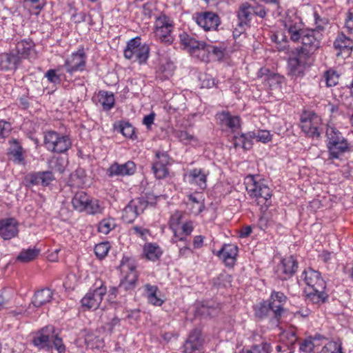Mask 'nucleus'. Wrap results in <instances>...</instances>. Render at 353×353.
I'll return each mask as SVG.
<instances>
[{"instance_id":"nucleus-54","label":"nucleus","mask_w":353,"mask_h":353,"mask_svg":"<svg viewBox=\"0 0 353 353\" xmlns=\"http://www.w3.org/2000/svg\"><path fill=\"white\" fill-rule=\"evenodd\" d=\"M10 131V124L8 122L0 121V141L8 137Z\"/></svg>"},{"instance_id":"nucleus-49","label":"nucleus","mask_w":353,"mask_h":353,"mask_svg":"<svg viewBox=\"0 0 353 353\" xmlns=\"http://www.w3.org/2000/svg\"><path fill=\"white\" fill-rule=\"evenodd\" d=\"M110 248L108 242H103L95 245L94 253L99 259H101L108 254Z\"/></svg>"},{"instance_id":"nucleus-15","label":"nucleus","mask_w":353,"mask_h":353,"mask_svg":"<svg viewBox=\"0 0 353 353\" xmlns=\"http://www.w3.org/2000/svg\"><path fill=\"white\" fill-rule=\"evenodd\" d=\"M85 63L86 55L82 48L72 53L71 57L65 61L64 66L68 73L72 74L77 71L84 70Z\"/></svg>"},{"instance_id":"nucleus-5","label":"nucleus","mask_w":353,"mask_h":353,"mask_svg":"<svg viewBox=\"0 0 353 353\" xmlns=\"http://www.w3.org/2000/svg\"><path fill=\"white\" fill-rule=\"evenodd\" d=\"M121 270L122 272H125L126 274L123 279L121 281L118 288L113 287L110 289L108 295L110 299L115 298L119 289H123L127 291L134 289L137 285L138 273L136 270L135 265L132 263L128 261H122L121 264Z\"/></svg>"},{"instance_id":"nucleus-55","label":"nucleus","mask_w":353,"mask_h":353,"mask_svg":"<svg viewBox=\"0 0 353 353\" xmlns=\"http://www.w3.org/2000/svg\"><path fill=\"white\" fill-rule=\"evenodd\" d=\"M253 15L258 16L261 19H264L267 15V10L265 7L261 4L252 5Z\"/></svg>"},{"instance_id":"nucleus-8","label":"nucleus","mask_w":353,"mask_h":353,"mask_svg":"<svg viewBox=\"0 0 353 353\" xmlns=\"http://www.w3.org/2000/svg\"><path fill=\"white\" fill-rule=\"evenodd\" d=\"M150 48L145 43L141 44V38L137 37L130 39L123 51V54L127 59H133L140 64L147 61L149 57Z\"/></svg>"},{"instance_id":"nucleus-37","label":"nucleus","mask_w":353,"mask_h":353,"mask_svg":"<svg viewBox=\"0 0 353 353\" xmlns=\"http://www.w3.org/2000/svg\"><path fill=\"white\" fill-rule=\"evenodd\" d=\"M251 139L249 137V133L242 134L239 137L234 136L232 139L233 145L235 148H242L245 150H250L252 145Z\"/></svg>"},{"instance_id":"nucleus-59","label":"nucleus","mask_w":353,"mask_h":353,"mask_svg":"<svg viewBox=\"0 0 353 353\" xmlns=\"http://www.w3.org/2000/svg\"><path fill=\"white\" fill-rule=\"evenodd\" d=\"M120 324V319L117 316H114L110 321L106 323L104 325V329L109 333H112L114 327Z\"/></svg>"},{"instance_id":"nucleus-3","label":"nucleus","mask_w":353,"mask_h":353,"mask_svg":"<svg viewBox=\"0 0 353 353\" xmlns=\"http://www.w3.org/2000/svg\"><path fill=\"white\" fill-rule=\"evenodd\" d=\"M32 343L39 349L50 350L54 347L60 353L65 351L62 339L54 334L53 326H46L42 328L33 337Z\"/></svg>"},{"instance_id":"nucleus-7","label":"nucleus","mask_w":353,"mask_h":353,"mask_svg":"<svg viewBox=\"0 0 353 353\" xmlns=\"http://www.w3.org/2000/svg\"><path fill=\"white\" fill-rule=\"evenodd\" d=\"M72 204L74 210L89 214L102 213L103 207L97 199H92L85 192H77L72 199Z\"/></svg>"},{"instance_id":"nucleus-52","label":"nucleus","mask_w":353,"mask_h":353,"mask_svg":"<svg viewBox=\"0 0 353 353\" xmlns=\"http://www.w3.org/2000/svg\"><path fill=\"white\" fill-rule=\"evenodd\" d=\"M183 218V213L177 211L174 212L170 217V225L173 230H176V228L179 225Z\"/></svg>"},{"instance_id":"nucleus-53","label":"nucleus","mask_w":353,"mask_h":353,"mask_svg":"<svg viewBox=\"0 0 353 353\" xmlns=\"http://www.w3.org/2000/svg\"><path fill=\"white\" fill-rule=\"evenodd\" d=\"M207 51H208L210 55L212 54L218 59H221L224 54L223 49L222 48L214 46L210 44H208Z\"/></svg>"},{"instance_id":"nucleus-51","label":"nucleus","mask_w":353,"mask_h":353,"mask_svg":"<svg viewBox=\"0 0 353 353\" xmlns=\"http://www.w3.org/2000/svg\"><path fill=\"white\" fill-rule=\"evenodd\" d=\"M320 353H343L341 345L336 342H330L325 345Z\"/></svg>"},{"instance_id":"nucleus-39","label":"nucleus","mask_w":353,"mask_h":353,"mask_svg":"<svg viewBox=\"0 0 353 353\" xmlns=\"http://www.w3.org/2000/svg\"><path fill=\"white\" fill-rule=\"evenodd\" d=\"M307 296V299L314 304L323 303L328 298V295L325 292V290H318V291L316 290H312L311 292H308Z\"/></svg>"},{"instance_id":"nucleus-57","label":"nucleus","mask_w":353,"mask_h":353,"mask_svg":"<svg viewBox=\"0 0 353 353\" xmlns=\"http://www.w3.org/2000/svg\"><path fill=\"white\" fill-rule=\"evenodd\" d=\"M203 347L190 343H185L183 345V353H202Z\"/></svg>"},{"instance_id":"nucleus-61","label":"nucleus","mask_w":353,"mask_h":353,"mask_svg":"<svg viewBox=\"0 0 353 353\" xmlns=\"http://www.w3.org/2000/svg\"><path fill=\"white\" fill-rule=\"evenodd\" d=\"M46 77L48 78V80L51 83H57L60 81V77L59 75L56 74L54 70H49L46 73Z\"/></svg>"},{"instance_id":"nucleus-40","label":"nucleus","mask_w":353,"mask_h":353,"mask_svg":"<svg viewBox=\"0 0 353 353\" xmlns=\"http://www.w3.org/2000/svg\"><path fill=\"white\" fill-rule=\"evenodd\" d=\"M48 168L52 172H57L60 174L65 170V161L59 157H52L48 161Z\"/></svg>"},{"instance_id":"nucleus-62","label":"nucleus","mask_w":353,"mask_h":353,"mask_svg":"<svg viewBox=\"0 0 353 353\" xmlns=\"http://www.w3.org/2000/svg\"><path fill=\"white\" fill-rule=\"evenodd\" d=\"M97 341V338L91 334H87L85 337V343L88 347L94 348L95 341Z\"/></svg>"},{"instance_id":"nucleus-36","label":"nucleus","mask_w":353,"mask_h":353,"mask_svg":"<svg viewBox=\"0 0 353 353\" xmlns=\"http://www.w3.org/2000/svg\"><path fill=\"white\" fill-rule=\"evenodd\" d=\"M309 57H299V52H298L297 57L296 58L291 59L289 61V67L291 72L295 75H299L302 73L305 61Z\"/></svg>"},{"instance_id":"nucleus-20","label":"nucleus","mask_w":353,"mask_h":353,"mask_svg":"<svg viewBox=\"0 0 353 353\" xmlns=\"http://www.w3.org/2000/svg\"><path fill=\"white\" fill-rule=\"evenodd\" d=\"M238 247L234 244H225L216 253V256L223 261L225 265L232 267L238 255Z\"/></svg>"},{"instance_id":"nucleus-11","label":"nucleus","mask_w":353,"mask_h":353,"mask_svg":"<svg viewBox=\"0 0 353 353\" xmlns=\"http://www.w3.org/2000/svg\"><path fill=\"white\" fill-rule=\"evenodd\" d=\"M252 10V5L248 2L239 5L236 12L238 22L233 31L234 38L239 37L250 27L253 16Z\"/></svg>"},{"instance_id":"nucleus-22","label":"nucleus","mask_w":353,"mask_h":353,"mask_svg":"<svg viewBox=\"0 0 353 353\" xmlns=\"http://www.w3.org/2000/svg\"><path fill=\"white\" fill-rule=\"evenodd\" d=\"M18 232V223L14 219L10 218L0 220V236L4 240L14 238Z\"/></svg>"},{"instance_id":"nucleus-16","label":"nucleus","mask_w":353,"mask_h":353,"mask_svg":"<svg viewBox=\"0 0 353 353\" xmlns=\"http://www.w3.org/2000/svg\"><path fill=\"white\" fill-rule=\"evenodd\" d=\"M196 23L205 31L215 30L220 24V18L213 12H203L197 14Z\"/></svg>"},{"instance_id":"nucleus-6","label":"nucleus","mask_w":353,"mask_h":353,"mask_svg":"<svg viewBox=\"0 0 353 353\" xmlns=\"http://www.w3.org/2000/svg\"><path fill=\"white\" fill-rule=\"evenodd\" d=\"M43 144L52 152L63 153L70 148L72 142L68 136L50 130L44 134Z\"/></svg>"},{"instance_id":"nucleus-46","label":"nucleus","mask_w":353,"mask_h":353,"mask_svg":"<svg viewBox=\"0 0 353 353\" xmlns=\"http://www.w3.org/2000/svg\"><path fill=\"white\" fill-rule=\"evenodd\" d=\"M115 227L114 220L112 219H104L101 220L98 225V232L108 234Z\"/></svg>"},{"instance_id":"nucleus-25","label":"nucleus","mask_w":353,"mask_h":353,"mask_svg":"<svg viewBox=\"0 0 353 353\" xmlns=\"http://www.w3.org/2000/svg\"><path fill=\"white\" fill-rule=\"evenodd\" d=\"M209 172L202 168H194L188 174V181L190 184H195L204 190L207 187V176Z\"/></svg>"},{"instance_id":"nucleus-31","label":"nucleus","mask_w":353,"mask_h":353,"mask_svg":"<svg viewBox=\"0 0 353 353\" xmlns=\"http://www.w3.org/2000/svg\"><path fill=\"white\" fill-rule=\"evenodd\" d=\"M161 248L156 243H149L143 246V254L147 259L152 261L159 260L162 255Z\"/></svg>"},{"instance_id":"nucleus-47","label":"nucleus","mask_w":353,"mask_h":353,"mask_svg":"<svg viewBox=\"0 0 353 353\" xmlns=\"http://www.w3.org/2000/svg\"><path fill=\"white\" fill-rule=\"evenodd\" d=\"M271 134L267 130H258L256 132H249V137L252 139H255L258 141L267 143L271 141Z\"/></svg>"},{"instance_id":"nucleus-56","label":"nucleus","mask_w":353,"mask_h":353,"mask_svg":"<svg viewBox=\"0 0 353 353\" xmlns=\"http://www.w3.org/2000/svg\"><path fill=\"white\" fill-rule=\"evenodd\" d=\"M314 345L311 339H305L300 343V350L305 353H311L313 351Z\"/></svg>"},{"instance_id":"nucleus-10","label":"nucleus","mask_w":353,"mask_h":353,"mask_svg":"<svg viewBox=\"0 0 353 353\" xmlns=\"http://www.w3.org/2000/svg\"><path fill=\"white\" fill-rule=\"evenodd\" d=\"M148 196H141L132 199L122 211L121 218L125 223L133 222L148 208Z\"/></svg>"},{"instance_id":"nucleus-28","label":"nucleus","mask_w":353,"mask_h":353,"mask_svg":"<svg viewBox=\"0 0 353 353\" xmlns=\"http://www.w3.org/2000/svg\"><path fill=\"white\" fill-rule=\"evenodd\" d=\"M216 117L222 125L225 126L233 132L237 130L241 126L240 118L238 116L232 115L229 112L223 111L217 114Z\"/></svg>"},{"instance_id":"nucleus-34","label":"nucleus","mask_w":353,"mask_h":353,"mask_svg":"<svg viewBox=\"0 0 353 353\" xmlns=\"http://www.w3.org/2000/svg\"><path fill=\"white\" fill-rule=\"evenodd\" d=\"M181 44L187 49L190 53L198 48L203 41H199L193 37L183 32L179 35Z\"/></svg>"},{"instance_id":"nucleus-9","label":"nucleus","mask_w":353,"mask_h":353,"mask_svg":"<svg viewBox=\"0 0 353 353\" xmlns=\"http://www.w3.org/2000/svg\"><path fill=\"white\" fill-rule=\"evenodd\" d=\"M174 22L168 16L161 14L157 18L154 25V36L161 42L171 44L174 41L172 32Z\"/></svg>"},{"instance_id":"nucleus-1","label":"nucleus","mask_w":353,"mask_h":353,"mask_svg":"<svg viewBox=\"0 0 353 353\" xmlns=\"http://www.w3.org/2000/svg\"><path fill=\"white\" fill-rule=\"evenodd\" d=\"M283 23L290 39L294 42L301 41L299 57H310L319 48L322 37L320 32L323 30L321 25L319 24L316 29L304 28L301 19L294 13H288Z\"/></svg>"},{"instance_id":"nucleus-32","label":"nucleus","mask_w":353,"mask_h":353,"mask_svg":"<svg viewBox=\"0 0 353 353\" xmlns=\"http://www.w3.org/2000/svg\"><path fill=\"white\" fill-rule=\"evenodd\" d=\"M334 46L341 52L350 53L353 48L352 41L343 33L339 34L334 42Z\"/></svg>"},{"instance_id":"nucleus-58","label":"nucleus","mask_w":353,"mask_h":353,"mask_svg":"<svg viewBox=\"0 0 353 353\" xmlns=\"http://www.w3.org/2000/svg\"><path fill=\"white\" fill-rule=\"evenodd\" d=\"M10 155H12L14 161L20 163L23 160V148L20 145H17L16 148L13 149L10 152Z\"/></svg>"},{"instance_id":"nucleus-42","label":"nucleus","mask_w":353,"mask_h":353,"mask_svg":"<svg viewBox=\"0 0 353 353\" xmlns=\"http://www.w3.org/2000/svg\"><path fill=\"white\" fill-rule=\"evenodd\" d=\"M185 343H190L192 345H196L203 347L204 339L202 336L201 331L199 329L193 330L189 334Z\"/></svg>"},{"instance_id":"nucleus-2","label":"nucleus","mask_w":353,"mask_h":353,"mask_svg":"<svg viewBox=\"0 0 353 353\" xmlns=\"http://www.w3.org/2000/svg\"><path fill=\"white\" fill-rule=\"evenodd\" d=\"M248 194L261 207H268L271 203L272 190L265 179L259 175H248L245 178Z\"/></svg>"},{"instance_id":"nucleus-21","label":"nucleus","mask_w":353,"mask_h":353,"mask_svg":"<svg viewBox=\"0 0 353 353\" xmlns=\"http://www.w3.org/2000/svg\"><path fill=\"white\" fill-rule=\"evenodd\" d=\"M55 179L52 171H43L32 172L28 174L26 177L28 181L32 185L48 186Z\"/></svg>"},{"instance_id":"nucleus-17","label":"nucleus","mask_w":353,"mask_h":353,"mask_svg":"<svg viewBox=\"0 0 353 353\" xmlns=\"http://www.w3.org/2000/svg\"><path fill=\"white\" fill-rule=\"evenodd\" d=\"M157 160L152 165L153 172L158 179L165 178L168 174V165L170 163V157L165 152L156 153Z\"/></svg>"},{"instance_id":"nucleus-12","label":"nucleus","mask_w":353,"mask_h":353,"mask_svg":"<svg viewBox=\"0 0 353 353\" xmlns=\"http://www.w3.org/2000/svg\"><path fill=\"white\" fill-rule=\"evenodd\" d=\"M321 119L316 114L309 112H304L301 117V128L308 137H319L321 131L319 129Z\"/></svg>"},{"instance_id":"nucleus-14","label":"nucleus","mask_w":353,"mask_h":353,"mask_svg":"<svg viewBox=\"0 0 353 353\" xmlns=\"http://www.w3.org/2000/svg\"><path fill=\"white\" fill-rule=\"evenodd\" d=\"M298 269V261L293 256L284 258L275 269V274L281 280L291 278Z\"/></svg>"},{"instance_id":"nucleus-29","label":"nucleus","mask_w":353,"mask_h":353,"mask_svg":"<svg viewBox=\"0 0 353 353\" xmlns=\"http://www.w3.org/2000/svg\"><path fill=\"white\" fill-rule=\"evenodd\" d=\"M287 297L281 292L273 291L271 294L269 302L274 308V314L276 316H281L283 312V305L286 303Z\"/></svg>"},{"instance_id":"nucleus-50","label":"nucleus","mask_w":353,"mask_h":353,"mask_svg":"<svg viewBox=\"0 0 353 353\" xmlns=\"http://www.w3.org/2000/svg\"><path fill=\"white\" fill-rule=\"evenodd\" d=\"M243 353H270V345L267 343L252 346L250 350Z\"/></svg>"},{"instance_id":"nucleus-33","label":"nucleus","mask_w":353,"mask_h":353,"mask_svg":"<svg viewBox=\"0 0 353 353\" xmlns=\"http://www.w3.org/2000/svg\"><path fill=\"white\" fill-rule=\"evenodd\" d=\"M144 289L148 303L156 306H161L163 303V301L157 295V292L159 290L157 285H152L148 283L144 285Z\"/></svg>"},{"instance_id":"nucleus-41","label":"nucleus","mask_w":353,"mask_h":353,"mask_svg":"<svg viewBox=\"0 0 353 353\" xmlns=\"http://www.w3.org/2000/svg\"><path fill=\"white\" fill-rule=\"evenodd\" d=\"M39 254V250L35 248H28L23 250L19 254L17 260L23 263H28L35 259Z\"/></svg>"},{"instance_id":"nucleus-18","label":"nucleus","mask_w":353,"mask_h":353,"mask_svg":"<svg viewBox=\"0 0 353 353\" xmlns=\"http://www.w3.org/2000/svg\"><path fill=\"white\" fill-rule=\"evenodd\" d=\"M305 284L313 290H325V282L322 279L319 272L312 269H308L303 272Z\"/></svg>"},{"instance_id":"nucleus-44","label":"nucleus","mask_w":353,"mask_h":353,"mask_svg":"<svg viewBox=\"0 0 353 353\" xmlns=\"http://www.w3.org/2000/svg\"><path fill=\"white\" fill-rule=\"evenodd\" d=\"M281 339L283 342L285 343L288 349H291L292 350L294 349V345L297 341V336L294 331L289 330L282 333Z\"/></svg>"},{"instance_id":"nucleus-4","label":"nucleus","mask_w":353,"mask_h":353,"mask_svg":"<svg viewBox=\"0 0 353 353\" xmlns=\"http://www.w3.org/2000/svg\"><path fill=\"white\" fill-rule=\"evenodd\" d=\"M325 134L329 159H339L341 155L349 150L347 139L335 127L327 125Z\"/></svg>"},{"instance_id":"nucleus-23","label":"nucleus","mask_w":353,"mask_h":353,"mask_svg":"<svg viewBox=\"0 0 353 353\" xmlns=\"http://www.w3.org/2000/svg\"><path fill=\"white\" fill-rule=\"evenodd\" d=\"M34 47V44L31 40H21L16 44V54L19 56L21 59H35L37 54Z\"/></svg>"},{"instance_id":"nucleus-19","label":"nucleus","mask_w":353,"mask_h":353,"mask_svg":"<svg viewBox=\"0 0 353 353\" xmlns=\"http://www.w3.org/2000/svg\"><path fill=\"white\" fill-rule=\"evenodd\" d=\"M136 165L132 161H128L123 164L117 162L112 163L107 170V174L109 177L114 176L132 175L135 172Z\"/></svg>"},{"instance_id":"nucleus-63","label":"nucleus","mask_w":353,"mask_h":353,"mask_svg":"<svg viewBox=\"0 0 353 353\" xmlns=\"http://www.w3.org/2000/svg\"><path fill=\"white\" fill-rule=\"evenodd\" d=\"M194 229L192 221H187L182 225L183 233L187 236L190 235Z\"/></svg>"},{"instance_id":"nucleus-45","label":"nucleus","mask_w":353,"mask_h":353,"mask_svg":"<svg viewBox=\"0 0 353 353\" xmlns=\"http://www.w3.org/2000/svg\"><path fill=\"white\" fill-rule=\"evenodd\" d=\"M339 76L334 70H327L325 72L321 83H325L327 87L334 86L339 82Z\"/></svg>"},{"instance_id":"nucleus-64","label":"nucleus","mask_w":353,"mask_h":353,"mask_svg":"<svg viewBox=\"0 0 353 353\" xmlns=\"http://www.w3.org/2000/svg\"><path fill=\"white\" fill-rule=\"evenodd\" d=\"M345 26L349 31H353V12H348L345 19Z\"/></svg>"},{"instance_id":"nucleus-30","label":"nucleus","mask_w":353,"mask_h":353,"mask_svg":"<svg viewBox=\"0 0 353 353\" xmlns=\"http://www.w3.org/2000/svg\"><path fill=\"white\" fill-rule=\"evenodd\" d=\"M52 296L53 292L50 289H41L34 293L32 300V303L36 307H41L42 305L50 302L52 299Z\"/></svg>"},{"instance_id":"nucleus-43","label":"nucleus","mask_w":353,"mask_h":353,"mask_svg":"<svg viewBox=\"0 0 353 353\" xmlns=\"http://www.w3.org/2000/svg\"><path fill=\"white\" fill-rule=\"evenodd\" d=\"M208 44L205 42H202V43L196 48L191 54L197 57L199 60L205 62H208L210 61V54L208 51H207Z\"/></svg>"},{"instance_id":"nucleus-35","label":"nucleus","mask_w":353,"mask_h":353,"mask_svg":"<svg viewBox=\"0 0 353 353\" xmlns=\"http://www.w3.org/2000/svg\"><path fill=\"white\" fill-rule=\"evenodd\" d=\"M99 102L104 110H109L114 105V97L112 93L101 90L98 94Z\"/></svg>"},{"instance_id":"nucleus-26","label":"nucleus","mask_w":353,"mask_h":353,"mask_svg":"<svg viewBox=\"0 0 353 353\" xmlns=\"http://www.w3.org/2000/svg\"><path fill=\"white\" fill-rule=\"evenodd\" d=\"M275 310L270 302L262 301L254 306L255 315L259 319L270 318V319H276L279 321L280 316H276Z\"/></svg>"},{"instance_id":"nucleus-13","label":"nucleus","mask_w":353,"mask_h":353,"mask_svg":"<svg viewBox=\"0 0 353 353\" xmlns=\"http://www.w3.org/2000/svg\"><path fill=\"white\" fill-rule=\"evenodd\" d=\"M106 292L107 288L103 284L90 290L81 301L82 307L88 310H97Z\"/></svg>"},{"instance_id":"nucleus-24","label":"nucleus","mask_w":353,"mask_h":353,"mask_svg":"<svg viewBox=\"0 0 353 353\" xmlns=\"http://www.w3.org/2000/svg\"><path fill=\"white\" fill-rule=\"evenodd\" d=\"M265 77V85L268 86L271 90H279L281 88V84L283 81L284 77L279 74L270 72L266 68H261L259 72V77Z\"/></svg>"},{"instance_id":"nucleus-48","label":"nucleus","mask_w":353,"mask_h":353,"mask_svg":"<svg viewBox=\"0 0 353 353\" xmlns=\"http://www.w3.org/2000/svg\"><path fill=\"white\" fill-rule=\"evenodd\" d=\"M174 134L175 137H176L181 142L185 144H189L193 141H196L195 137L187 131L176 130Z\"/></svg>"},{"instance_id":"nucleus-38","label":"nucleus","mask_w":353,"mask_h":353,"mask_svg":"<svg viewBox=\"0 0 353 353\" xmlns=\"http://www.w3.org/2000/svg\"><path fill=\"white\" fill-rule=\"evenodd\" d=\"M114 128L127 138L132 139L137 138L134 134V128L128 122L121 121L118 125L114 124Z\"/></svg>"},{"instance_id":"nucleus-27","label":"nucleus","mask_w":353,"mask_h":353,"mask_svg":"<svg viewBox=\"0 0 353 353\" xmlns=\"http://www.w3.org/2000/svg\"><path fill=\"white\" fill-rule=\"evenodd\" d=\"M20 63L21 59L19 56L13 52L0 54L1 70H15Z\"/></svg>"},{"instance_id":"nucleus-60","label":"nucleus","mask_w":353,"mask_h":353,"mask_svg":"<svg viewBox=\"0 0 353 353\" xmlns=\"http://www.w3.org/2000/svg\"><path fill=\"white\" fill-rule=\"evenodd\" d=\"M134 233L139 237L145 239L147 235L149 234V230L143 228L139 226H134L132 229Z\"/></svg>"}]
</instances>
